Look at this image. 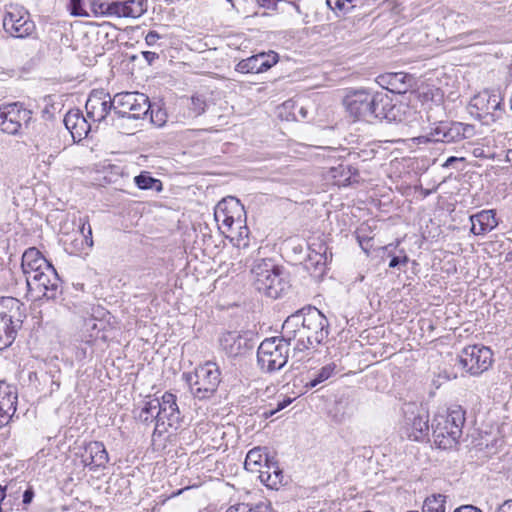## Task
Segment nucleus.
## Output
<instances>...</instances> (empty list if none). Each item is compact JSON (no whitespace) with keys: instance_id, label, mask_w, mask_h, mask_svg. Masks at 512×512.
<instances>
[{"instance_id":"f257e3e1","label":"nucleus","mask_w":512,"mask_h":512,"mask_svg":"<svg viewBox=\"0 0 512 512\" xmlns=\"http://www.w3.org/2000/svg\"><path fill=\"white\" fill-rule=\"evenodd\" d=\"M465 424V411L453 405L445 413L436 414L432 420V437L440 449H451L458 444Z\"/></svg>"},{"instance_id":"f03ea898","label":"nucleus","mask_w":512,"mask_h":512,"mask_svg":"<svg viewBox=\"0 0 512 512\" xmlns=\"http://www.w3.org/2000/svg\"><path fill=\"white\" fill-rule=\"evenodd\" d=\"M251 273L255 288L270 298H279L289 288L283 270L271 260L255 261Z\"/></svg>"},{"instance_id":"7ed1b4c3","label":"nucleus","mask_w":512,"mask_h":512,"mask_svg":"<svg viewBox=\"0 0 512 512\" xmlns=\"http://www.w3.org/2000/svg\"><path fill=\"white\" fill-rule=\"evenodd\" d=\"M220 370L215 362L207 361L192 373H184L183 379L189 385L193 396L199 400L210 399L221 382Z\"/></svg>"},{"instance_id":"20e7f679","label":"nucleus","mask_w":512,"mask_h":512,"mask_svg":"<svg viewBox=\"0 0 512 512\" xmlns=\"http://www.w3.org/2000/svg\"><path fill=\"white\" fill-rule=\"evenodd\" d=\"M23 304L13 297L0 298V350L10 346L16 338L25 314Z\"/></svg>"},{"instance_id":"39448f33","label":"nucleus","mask_w":512,"mask_h":512,"mask_svg":"<svg viewBox=\"0 0 512 512\" xmlns=\"http://www.w3.org/2000/svg\"><path fill=\"white\" fill-rule=\"evenodd\" d=\"M470 109L472 115L489 125L505 113L503 96L499 90H483L471 99Z\"/></svg>"},{"instance_id":"423d86ee","label":"nucleus","mask_w":512,"mask_h":512,"mask_svg":"<svg viewBox=\"0 0 512 512\" xmlns=\"http://www.w3.org/2000/svg\"><path fill=\"white\" fill-rule=\"evenodd\" d=\"M26 284V296L33 301L54 300L60 292V278L52 264L28 277Z\"/></svg>"},{"instance_id":"0eeeda50","label":"nucleus","mask_w":512,"mask_h":512,"mask_svg":"<svg viewBox=\"0 0 512 512\" xmlns=\"http://www.w3.org/2000/svg\"><path fill=\"white\" fill-rule=\"evenodd\" d=\"M288 355L289 343L282 336L265 339L257 350L258 364L266 372L283 368L288 361Z\"/></svg>"},{"instance_id":"6e6552de","label":"nucleus","mask_w":512,"mask_h":512,"mask_svg":"<svg viewBox=\"0 0 512 512\" xmlns=\"http://www.w3.org/2000/svg\"><path fill=\"white\" fill-rule=\"evenodd\" d=\"M214 218L219 228H224L228 232H232L233 226L237 225L240 229L239 236L248 233L247 227L244 225L246 221V213L244 206L234 197H228L215 207Z\"/></svg>"},{"instance_id":"1a4fd4ad","label":"nucleus","mask_w":512,"mask_h":512,"mask_svg":"<svg viewBox=\"0 0 512 512\" xmlns=\"http://www.w3.org/2000/svg\"><path fill=\"white\" fill-rule=\"evenodd\" d=\"M377 93L367 90H351L343 99V105L350 117L368 123L375 121Z\"/></svg>"},{"instance_id":"9d476101","label":"nucleus","mask_w":512,"mask_h":512,"mask_svg":"<svg viewBox=\"0 0 512 512\" xmlns=\"http://www.w3.org/2000/svg\"><path fill=\"white\" fill-rule=\"evenodd\" d=\"M32 111L14 102L0 107V129L9 135H19L30 126Z\"/></svg>"},{"instance_id":"9b49d317","label":"nucleus","mask_w":512,"mask_h":512,"mask_svg":"<svg viewBox=\"0 0 512 512\" xmlns=\"http://www.w3.org/2000/svg\"><path fill=\"white\" fill-rule=\"evenodd\" d=\"M114 112L120 117L139 119L151 109L148 96L139 92H121L113 98Z\"/></svg>"},{"instance_id":"f8f14e48","label":"nucleus","mask_w":512,"mask_h":512,"mask_svg":"<svg viewBox=\"0 0 512 512\" xmlns=\"http://www.w3.org/2000/svg\"><path fill=\"white\" fill-rule=\"evenodd\" d=\"M459 362L471 375H480L491 367L493 352L483 345H470L461 351Z\"/></svg>"},{"instance_id":"ddd939ff","label":"nucleus","mask_w":512,"mask_h":512,"mask_svg":"<svg viewBox=\"0 0 512 512\" xmlns=\"http://www.w3.org/2000/svg\"><path fill=\"white\" fill-rule=\"evenodd\" d=\"M296 314H300V324L305 327L307 334L316 347L327 339L329 335V322L319 309L308 307L307 309L297 311Z\"/></svg>"},{"instance_id":"4468645a","label":"nucleus","mask_w":512,"mask_h":512,"mask_svg":"<svg viewBox=\"0 0 512 512\" xmlns=\"http://www.w3.org/2000/svg\"><path fill=\"white\" fill-rule=\"evenodd\" d=\"M3 28L12 37L25 38L35 30V24L23 8L10 6L3 18Z\"/></svg>"},{"instance_id":"2eb2a0df","label":"nucleus","mask_w":512,"mask_h":512,"mask_svg":"<svg viewBox=\"0 0 512 512\" xmlns=\"http://www.w3.org/2000/svg\"><path fill=\"white\" fill-rule=\"evenodd\" d=\"M472 130V127L460 122L453 123H440L436 126L427 136H420L417 138L418 143L427 142H444L454 143L463 140L467 137V133Z\"/></svg>"},{"instance_id":"dca6fc26","label":"nucleus","mask_w":512,"mask_h":512,"mask_svg":"<svg viewBox=\"0 0 512 512\" xmlns=\"http://www.w3.org/2000/svg\"><path fill=\"white\" fill-rule=\"evenodd\" d=\"M300 323V314L294 313L287 317L282 325V338L289 343V346L294 342L295 351L302 352L315 348L316 346L312 343L307 330Z\"/></svg>"},{"instance_id":"f3484780","label":"nucleus","mask_w":512,"mask_h":512,"mask_svg":"<svg viewBox=\"0 0 512 512\" xmlns=\"http://www.w3.org/2000/svg\"><path fill=\"white\" fill-rule=\"evenodd\" d=\"M409 107L406 103L394 101L388 94L377 93L375 120L402 122L406 120Z\"/></svg>"},{"instance_id":"a211bd4d","label":"nucleus","mask_w":512,"mask_h":512,"mask_svg":"<svg viewBox=\"0 0 512 512\" xmlns=\"http://www.w3.org/2000/svg\"><path fill=\"white\" fill-rule=\"evenodd\" d=\"M429 420L425 413L405 411L404 420L400 427V435L412 441H424L429 432Z\"/></svg>"},{"instance_id":"6ab92c4d","label":"nucleus","mask_w":512,"mask_h":512,"mask_svg":"<svg viewBox=\"0 0 512 512\" xmlns=\"http://www.w3.org/2000/svg\"><path fill=\"white\" fill-rule=\"evenodd\" d=\"M86 114L89 120L94 123H100L113 109V99L110 94L104 90H93L85 104Z\"/></svg>"},{"instance_id":"aec40b11","label":"nucleus","mask_w":512,"mask_h":512,"mask_svg":"<svg viewBox=\"0 0 512 512\" xmlns=\"http://www.w3.org/2000/svg\"><path fill=\"white\" fill-rule=\"evenodd\" d=\"M158 406L159 408H156L158 416L157 427L164 426L167 422L168 426L177 428L181 421V413L176 395L165 392L161 399H159Z\"/></svg>"},{"instance_id":"412c9836","label":"nucleus","mask_w":512,"mask_h":512,"mask_svg":"<svg viewBox=\"0 0 512 512\" xmlns=\"http://www.w3.org/2000/svg\"><path fill=\"white\" fill-rule=\"evenodd\" d=\"M220 346L228 356L236 357L251 350L254 344L248 333L229 331L220 337Z\"/></svg>"},{"instance_id":"4be33fe9","label":"nucleus","mask_w":512,"mask_h":512,"mask_svg":"<svg viewBox=\"0 0 512 512\" xmlns=\"http://www.w3.org/2000/svg\"><path fill=\"white\" fill-rule=\"evenodd\" d=\"M101 13L108 16L138 18L146 8L142 0L113 1L100 5Z\"/></svg>"},{"instance_id":"5701e85b","label":"nucleus","mask_w":512,"mask_h":512,"mask_svg":"<svg viewBox=\"0 0 512 512\" xmlns=\"http://www.w3.org/2000/svg\"><path fill=\"white\" fill-rule=\"evenodd\" d=\"M309 254L305 262L307 270H313L315 275H321L328 260V247L320 238H311L308 243Z\"/></svg>"},{"instance_id":"b1692460","label":"nucleus","mask_w":512,"mask_h":512,"mask_svg":"<svg viewBox=\"0 0 512 512\" xmlns=\"http://www.w3.org/2000/svg\"><path fill=\"white\" fill-rule=\"evenodd\" d=\"M18 393L15 386L0 381V425H6L16 412Z\"/></svg>"},{"instance_id":"393cba45","label":"nucleus","mask_w":512,"mask_h":512,"mask_svg":"<svg viewBox=\"0 0 512 512\" xmlns=\"http://www.w3.org/2000/svg\"><path fill=\"white\" fill-rule=\"evenodd\" d=\"M108 461V452L102 442L93 441L85 446L82 462L84 466L88 467L91 471L105 468Z\"/></svg>"},{"instance_id":"a878e982","label":"nucleus","mask_w":512,"mask_h":512,"mask_svg":"<svg viewBox=\"0 0 512 512\" xmlns=\"http://www.w3.org/2000/svg\"><path fill=\"white\" fill-rule=\"evenodd\" d=\"M63 121L74 141H81L86 138L91 130L88 119L78 109L68 111Z\"/></svg>"},{"instance_id":"bb28decb","label":"nucleus","mask_w":512,"mask_h":512,"mask_svg":"<svg viewBox=\"0 0 512 512\" xmlns=\"http://www.w3.org/2000/svg\"><path fill=\"white\" fill-rule=\"evenodd\" d=\"M49 265L51 263L34 247L27 249L22 255L21 267L26 279Z\"/></svg>"},{"instance_id":"cd10ccee","label":"nucleus","mask_w":512,"mask_h":512,"mask_svg":"<svg viewBox=\"0 0 512 512\" xmlns=\"http://www.w3.org/2000/svg\"><path fill=\"white\" fill-rule=\"evenodd\" d=\"M471 222L470 232L476 236L484 235L497 227L498 221L493 210H482L469 217Z\"/></svg>"},{"instance_id":"c85d7f7f","label":"nucleus","mask_w":512,"mask_h":512,"mask_svg":"<svg viewBox=\"0 0 512 512\" xmlns=\"http://www.w3.org/2000/svg\"><path fill=\"white\" fill-rule=\"evenodd\" d=\"M259 479L267 487L278 489L283 484L284 474L277 462L270 460L264 464V469L260 470Z\"/></svg>"},{"instance_id":"c756f323","label":"nucleus","mask_w":512,"mask_h":512,"mask_svg":"<svg viewBox=\"0 0 512 512\" xmlns=\"http://www.w3.org/2000/svg\"><path fill=\"white\" fill-rule=\"evenodd\" d=\"M269 461L270 459L268 458L266 448L255 447L247 453L244 467L248 471L258 472L260 474V470L264 469L262 462L267 464Z\"/></svg>"},{"instance_id":"7c9ffc66","label":"nucleus","mask_w":512,"mask_h":512,"mask_svg":"<svg viewBox=\"0 0 512 512\" xmlns=\"http://www.w3.org/2000/svg\"><path fill=\"white\" fill-rule=\"evenodd\" d=\"M158 405V398H148L143 402V406L140 408L137 414V419L144 424L155 422V431L160 428L157 427L158 416L156 408H159Z\"/></svg>"},{"instance_id":"2f4dec72","label":"nucleus","mask_w":512,"mask_h":512,"mask_svg":"<svg viewBox=\"0 0 512 512\" xmlns=\"http://www.w3.org/2000/svg\"><path fill=\"white\" fill-rule=\"evenodd\" d=\"M264 54L253 55L247 59L241 60L236 65V71L240 73H261L263 71Z\"/></svg>"},{"instance_id":"473e14b6","label":"nucleus","mask_w":512,"mask_h":512,"mask_svg":"<svg viewBox=\"0 0 512 512\" xmlns=\"http://www.w3.org/2000/svg\"><path fill=\"white\" fill-rule=\"evenodd\" d=\"M406 78L407 75L401 72L381 76V80L388 85L387 89L395 93H403L406 91Z\"/></svg>"},{"instance_id":"72a5a7b5","label":"nucleus","mask_w":512,"mask_h":512,"mask_svg":"<svg viewBox=\"0 0 512 512\" xmlns=\"http://www.w3.org/2000/svg\"><path fill=\"white\" fill-rule=\"evenodd\" d=\"M135 184L139 189L148 190L152 189L157 192L162 191V182L159 179L153 178L148 172H142L134 178Z\"/></svg>"},{"instance_id":"f704fd0d","label":"nucleus","mask_w":512,"mask_h":512,"mask_svg":"<svg viewBox=\"0 0 512 512\" xmlns=\"http://www.w3.org/2000/svg\"><path fill=\"white\" fill-rule=\"evenodd\" d=\"M336 364L335 363H329L325 366H323L320 370H318L313 378L309 382L305 384L306 388H314L320 383L328 380L330 377H332L336 371Z\"/></svg>"},{"instance_id":"c9c22d12","label":"nucleus","mask_w":512,"mask_h":512,"mask_svg":"<svg viewBox=\"0 0 512 512\" xmlns=\"http://www.w3.org/2000/svg\"><path fill=\"white\" fill-rule=\"evenodd\" d=\"M270 505L266 501L256 504L236 503L231 505L226 512H270Z\"/></svg>"},{"instance_id":"e433bc0d","label":"nucleus","mask_w":512,"mask_h":512,"mask_svg":"<svg viewBox=\"0 0 512 512\" xmlns=\"http://www.w3.org/2000/svg\"><path fill=\"white\" fill-rule=\"evenodd\" d=\"M446 496L433 494L426 498L423 504V512H445Z\"/></svg>"},{"instance_id":"4c0bfd02","label":"nucleus","mask_w":512,"mask_h":512,"mask_svg":"<svg viewBox=\"0 0 512 512\" xmlns=\"http://www.w3.org/2000/svg\"><path fill=\"white\" fill-rule=\"evenodd\" d=\"M188 116L198 117L202 115L206 110V101L202 96H192L188 105Z\"/></svg>"},{"instance_id":"58836bf2","label":"nucleus","mask_w":512,"mask_h":512,"mask_svg":"<svg viewBox=\"0 0 512 512\" xmlns=\"http://www.w3.org/2000/svg\"><path fill=\"white\" fill-rule=\"evenodd\" d=\"M79 222H80V232L83 235L86 244L91 247L93 245L91 226L89 225L86 218H80Z\"/></svg>"},{"instance_id":"ea45409f","label":"nucleus","mask_w":512,"mask_h":512,"mask_svg":"<svg viewBox=\"0 0 512 512\" xmlns=\"http://www.w3.org/2000/svg\"><path fill=\"white\" fill-rule=\"evenodd\" d=\"M264 54V58H263V71H267L268 69H270L273 65H275L277 62H278V54L275 53V52H270V53H263Z\"/></svg>"},{"instance_id":"a19ab883","label":"nucleus","mask_w":512,"mask_h":512,"mask_svg":"<svg viewBox=\"0 0 512 512\" xmlns=\"http://www.w3.org/2000/svg\"><path fill=\"white\" fill-rule=\"evenodd\" d=\"M151 121L158 126H162L166 122V113L159 109L155 114L151 111Z\"/></svg>"},{"instance_id":"79ce46f5","label":"nucleus","mask_w":512,"mask_h":512,"mask_svg":"<svg viewBox=\"0 0 512 512\" xmlns=\"http://www.w3.org/2000/svg\"><path fill=\"white\" fill-rule=\"evenodd\" d=\"M159 39L160 35L156 31H149L145 37V41L148 46H154Z\"/></svg>"},{"instance_id":"37998d69","label":"nucleus","mask_w":512,"mask_h":512,"mask_svg":"<svg viewBox=\"0 0 512 512\" xmlns=\"http://www.w3.org/2000/svg\"><path fill=\"white\" fill-rule=\"evenodd\" d=\"M408 257L406 255H404L402 258L398 257V256H394L392 257V259L390 260L389 262V267L390 268H395L397 267L398 265L400 264H407L408 262Z\"/></svg>"},{"instance_id":"c03bdc74","label":"nucleus","mask_w":512,"mask_h":512,"mask_svg":"<svg viewBox=\"0 0 512 512\" xmlns=\"http://www.w3.org/2000/svg\"><path fill=\"white\" fill-rule=\"evenodd\" d=\"M280 0H256L257 4L267 9H274Z\"/></svg>"},{"instance_id":"a18cd8bd","label":"nucleus","mask_w":512,"mask_h":512,"mask_svg":"<svg viewBox=\"0 0 512 512\" xmlns=\"http://www.w3.org/2000/svg\"><path fill=\"white\" fill-rule=\"evenodd\" d=\"M454 512H483L474 505H462L454 510Z\"/></svg>"},{"instance_id":"49530a36","label":"nucleus","mask_w":512,"mask_h":512,"mask_svg":"<svg viewBox=\"0 0 512 512\" xmlns=\"http://www.w3.org/2000/svg\"><path fill=\"white\" fill-rule=\"evenodd\" d=\"M495 512H512V500L505 501Z\"/></svg>"},{"instance_id":"de8ad7c7","label":"nucleus","mask_w":512,"mask_h":512,"mask_svg":"<svg viewBox=\"0 0 512 512\" xmlns=\"http://www.w3.org/2000/svg\"><path fill=\"white\" fill-rule=\"evenodd\" d=\"M292 403V399L289 397L284 398L282 401H279L277 407L275 408L278 411L286 408L289 404Z\"/></svg>"},{"instance_id":"09e8293b","label":"nucleus","mask_w":512,"mask_h":512,"mask_svg":"<svg viewBox=\"0 0 512 512\" xmlns=\"http://www.w3.org/2000/svg\"><path fill=\"white\" fill-rule=\"evenodd\" d=\"M34 497V492L32 491V489H27L24 494H23V503L24 504H29L31 503L32 499Z\"/></svg>"},{"instance_id":"8fccbe9b","label":"nucleus","mask_w":512,"mask_h":512,"mask_svg":"<svg viewBox=\"0 0 512 512\" xmlns=\"http://www.w3.org/2000/svg\"><path fill=\"white\" fill-rule=\"evenodd\" d=\"M143 56H144V58H145L149 63H151L153 60H155L156 58H158V55H157L155 52H151V51H145V52H143Z\"/></svg>"},{"instance_id":"3c124183","label":"nucleus","mask_w":512,"mask_h":512,"mask_svg":"<svg viewBox=\"0 0 512 512\" xmlns=\"http://www.w3.org/2000/svg\"><path fill=\"white\" fill-rule=\"evenodd\" d=\"M460 160H463V158L451 156L445 161V163L443 164V167H450L454 162H457Z\"/></svg>"},{"instance_id":"603ef678","label":"nucleus","mask_w":512,"mask_h":512,"mask_svg":"<svg viewBox=\"0 0 512 512\" xmlns=\"http://www.w3.org/2000/svg\"><path fill=\"white\" fill-rule=\"evenodd\" d=\"M347 2H351V0H337L335 2V8L338 10H343Z\"/></svg>"},{"instance_id":"864d4df0","label":"nucleus","mask_w":512,"mask_h":512,"mask_svg":"<svg viewBox=\"0 0 512 512\" xmlns=\"http://www.w3.org/2000/svg\"><path fill=\"white\" fill-rule=\"evenodd\" d=\"M276 413H277V410H276V409L265 410V411L263 412L262 416H263L264 418H269V417L273 416V415H274V414H276Z\"/></svg>"},{"instance_id":"5fc2aeb1","label":"nucleus","mask_w":512,"mask_h":512,"mask_svg":"<svg viewBox=\"0 0 512 512\" xmlns=\"http://www.w3.org/2000/svg\"><path fill=\"white\" fill-rule=\"evenodd\" d=\"M326 4L329 8L331 9H334L332 6H331V1L330 0H326Z\"/></svg>"},{"instance_id":"6e6d98bb","label":"nucleus","mask_w":512,"mask_h":512,"mask_svg":"<svg viewBox=\"0 0 512 512\" xmlns=\"http://www.w3.org/2000/svg\"><path fill=\"white\" fill-rule=\"evenodd\" d=\"M507 260L512 261V252L508 253V255H507Z\"/></svg>"},{"instance_id":"4d7b16f0","label":"nucleus","mask_w":512,"mask_h":512,"mask_svg":"<svg viewBox=\"0 0 512 512\" xmlns=\"http://www.w3.org/2000/svg\"><path fill=\"white\" fill-rule=\"evenodd\" d=\"M35 147H36V149H37V150H39V145H38V143H36V144H35Z\"/></svg>"},{"instance_id":"13d9d810","label":"nucleus","mask_w":512,"mask_h":512,"mask_svg":"<svg viewBox=\"0 0 512 512\" xmlns=\"http://www.w3.org/2000/svg\"><path fill=\"white\" fill-rule=\"evenodd\" d=\"M407 512H418V511H407Z\"/></svg>"},{"instance_id":"bf43d9fd","label":"nucleus","mask_w":512,"mask_h":512,"mask_svg":"<svg viewBox=\"0 0 512 512\" xmlns=\"http://www.w3.org/2000/svg\"><path fill=\"white\" fill-rule=\"evenodd\" d=\"M227 1L230 2V3L232 2V0H227Z\"/></svg>"},{"instance_id":"052dcab7","label":"nucleus","mask_w":512,"mask_h":512,"mask_svg":"<svg viewBox=\"0 0 512 512\" xmlns=\"http://www.w3.org/2000/svg\"><path fill=\"white\" fill-rule=\"evenodd\" d=\"M3 425H0V427H2Z\"/></svg>"}]
</instances>
